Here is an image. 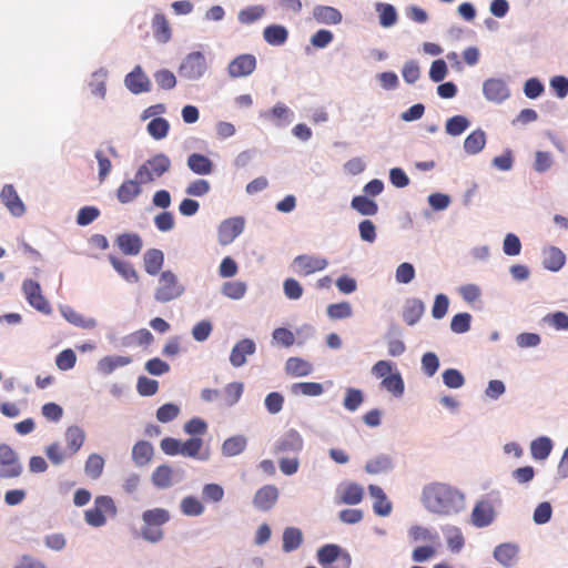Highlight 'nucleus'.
Listing matches in <instances>:
<instances>
[{"mask_svg":"<svg viewBox=\"0 0 568 568\" xmlns=\"http://www.w3.org/2000/svg\"><path fill=\"white\" fill-rule=\"evenodd\" d=\"M422 500L427 510L438 515L456 514L464 507V495L445 483H432L424 487Z\"/></svg>","mask_w":568,"mask_h":568,"instance_id":"obj_1","label":"nucleus"},{"mask_svg":"<svg viewBox=\"0 0 568 568\" xmlns=\"http://www.w3.org/2000/svg\"><path fill=\"white\" fill-rule=\"evenodd\" d=\"M118 507L114 499L106 495L97 496L93 507L84 511V520L91 527H102L108 518H115Z\"/></svg>","mask_w":568,"mask_h":568,"instance_id":"obj_2","label":"nucleus"},{"mask_svg":"<svg viewBox=\"0 0 568 568\" xmlns=\"http://www.w3.org/2000/svg\"><path fill=\"white\" fill-rule=\"evenodd\" d=\"M169 510L164 508L148 509L142 514L144 526L142 527V537L150 542H158L163 538L161 526L170 520Z\"/></svg>","mask_w":568,"mask_h":568,"instance_id":"obj_3","label":"nucleus"},{"mask_svg":"<svg viewBox=\"0 0 568 568\" xmlns=\"http://www.w3.org/2000/svg\"><path fill=\"white\" fill-rule=\"evenodd\" d=\"M184 291L185 287L178 276L172 271H164L159 277L154 298L160 303H168L181 297Z\"/></svg>","mask_w":568,"mask_h":568,"instance_id":"obj_4","label":"nucleus"},{"mask_svg":"<svg viewBox=\"0 0 568 568\" xmlns=\"http://www.w3.org/2000/svg\"><path fill=\"white\" fill-rule=\"evenodd\" d=\"M171 168V161L168 155L160 153L150 158L136 171L135 178L143 184L151 183L162 176Z\"/></svg>","mask_w":568,"mask_h":568,"instance_id":"obj_5","label":"nucleus"},{"mask_svg":"<svg viewBox=\"0 0 568 568\" xmlns=\"http://www.w3.org/2000/svg\"><path fill=\"white\" fill-rule=\"evenodd\" d=\"M304 446V440L296 429L284 432L275 442L273 453L277 456H297Z\"/></svg>","mask_w":568,"mask_h":568,"instance_id":"obj_6","label":"nucleus"},{"mask_svg":"<svg viewBox=\"0 0 568 568\" xmlns=\"http://www.w3.org/2000/svg\"><path fill=\"white\" fill-rule=\"evenodd\" d=\"M207 71L205 57L200 51L189 53L179 67L180 77L187 80H197Z\"/></svg>","mask_w":568,"mask_h":568,"instance_id":"obj_7","label":"nucleus"},{"mask_svg":"<svg viewBox=\"0 0 568 568\" xmlns=\"http://www.w3.org/2000/svg\"><path fill=\"white\" fill-rule=\"evenodd\" d=\"M328 265L326 258L314 255H298L293 260L294 272L301 276H308L315 272L323 271Z\"/></svg>","mask_w":568,"mask_h":568,"instance_id":"obj_8","label":"nucleus"},{"mask_svg":"<svg viewBox=\"0 0 568 568\" xmlns=\"http://www.w3.org/2000/svg\"><path fill=\"white\" fill-rule=\"evenodd\" d=\"M22 291L28 303L36 310L49 314L51 312L50 303L44 298L40 284L33 280H26L22 283Z\"/></svg>","mask_w":568,"mask_h":568,"instance_id":"obj_9","label":"nucleus"},{"mask_svg":"<svg viewBox=\"0 0 568 568\" xmlns=\"http://www.w3.org/2000/svg\"><path fill=\"white\" fill-rule=\"evenodd\" d=\"M256 69V58L253 54L245 53L234 58L227 67V73L231 78L247 77Z\"/></svg>","mask_w":568,"mask_h":568,"instance_id":"obj_10","label":"nucleus"},{"mask_svg":"<svg viewBox=\"0 0 568 568\" xmlns=\"http://www.w3.org/2000/svg\"><path fill=\"white\" fill-rule=\"evenodd\" d=\"M496 513L490 500L478 501L471 511V523L478 528L487 527L495 520Z\"/></svg>","mask_w":568,"mask_h":568,"instance_id":"obj_11","label":"nucleus"},{"mask_svg":"<svg viewBox=\"0 0 568 568\" xmlns=\"http://www.w3.org/2000/svg\"><path fill=\"white\" fill-rule=\"evenodd\" d=\"M244 229L243 217H232L223 221L219 227V242L222 245L232 243Z\"/></svg>","mask_w":568,"mask_h":568,"instance_id":"obj_12","label":"nucleus"},{"mask_svg":"<svg viewBox=\"0 0 568 568\" xmlns=\"http://www.w3.org/2000/svg\"><path fill=\"white\" fill-rule=\"evenodd\" d=\"M278 499V489L274 485H265L256 490L253 505L261 511L271 510Z\"/></svg>","mask_w":568,"mask_h":568,"instance_id":"obj_13","label":"nucleus"},{"mask_svg":"<svg viewBox=\"0 0 568 568\" xmlns=\"http://www.w3.org/2000/svg\"><path fill=\"white\" fill-rule=\"evenodd\" d=\"M483 92L487 100L501 103L509 97V89L501 79L491 78L484 82Z\"/></svg>","mask_w":568,"mask_h":568,"instance_id":"obj_14","label":"nucleus"},{"mask_svg":"<svg viewBox=\"0 0 568 568\" xmlns=\"http://www.w3.org/2000/svg\"><path fill=\"white\" fill-rule=\"evenodd\" d=\"M125 87L134 94L149 92L151 82L140 65H136L124 79Z\"/></svg>","mask_w":568,"mask_h":568,"instance_id":"obj_15","label":"nucleus"},{"mask_svg":"<svg viewBox=\"0 0 568 568\" xmlns=\"http://www.w3.org/2000/svg\"><path fill=\"white\" fill-rule=\"evenodd\" d=\"M0 197L4 206L14 216H22L26 207L12 184H6L0 193Z\"/></svg>","mask_w":568,"mask_h":568,"instance_id":"obj_16","label":"nucleus"},{"mask_svg":"<svg viewBox=\"0 0 568 568\" xmlns=\"http://www.w3.org/2000/svg\"><path fill=\"white\" fill-rule=\"evenodd\" d=\"M115 244L124 255L135 256L140 254L143 241L136 233H122L115 239Z\"/></svg>","mask_w":568,"mask_h":568,"instance_id":"obj_17","label":"nucleus"},{"mask_svg":"<svg viewBox=\"0 0 568 568\" xmlns=\"http://www.w3.org/2000/svg\"><path fill=\"white\" fill-rule=\"evenodd\" d=\"M255 343L250 338H244L237 342L231 351L230 362L234 367H240L245 364L246 355H252L255 352Z\"/></svg>","mask_w":568,"mask_h":568,"instance_id":"obj_18","label":"nucleus"},{"mask_svg":"<svg viewBox=\"0 0 568 568\" xmlns=\"http://www.w3.org/2000/svg\"><path fill=\"white\" fill-rule=\"evenodd\" d=\"M265 120L273 121L276 125L282 126L292 121L293 112L282 102L276 103L272 110L261 113Z\"/></svg>","mask_w":568,"mask_h":568,"instance_id":"obj_19","label":"nucleus"},{"mask_svg":"<svg viewBox=\"0 0 568 568\" xmlns=\"http://www.w3.org/2000/svg\"><path fill=\"white\" fill-rule=\"evenodd\" d=\"M142 182L135 178L134 180L124 181L116 190V197L120 203L126 204L132 202L142 192Z\"/></svg>","mask_w":568,"mask_h":568,"instance_id":"obj_20","label":"nucleus"},{"mask_svg":"<svg viewBox=\"0 0 568 568\" xmlns=\"http://www.w3.org/2000/svg\"><path fill=\"white\" fill-rule=\"evenodd\" d=\"M369 495L374 498V511L379 516H388L392 511V504L383 489L376 485L368 486Z\"/></svg>","mask_w":568,"mask_h":568,"instance_id":"obj_21","label":"nucleus"},{"mask_svg":"<svg viewBox=\"0 0 568 568\" xmlns=\"http://www.w3.org/2000/svg\"><path fill=\"white\" fill-rule=\"evenodd\" d=\"M565 262L566 255L560 248L550 246L544 251L542 265L546 270L557 272L565 265Z\"/></svg>","mask_w":568,"mask_h":568,"instance_id":"obj_22","label":"nucleus"},{"mask_svg":"<svg viewBox=\"0 0 568 568\" xmlns=\"http://www.w3.org/2000/svg\"><path fill=\"white\" fill-rule=\"evenodd\" d=\"M153 36L156 41L166 43L172 37L170 23L163 13H156L152 20Z\"/></svg>","mask_w":568,"mask_h":568,"instance_id":"obj_23","label":"nucleus"},{"mask_svg":"<svg viewBox=\"0 0 568 568\" xmlns=\"http://www.w3.org/2000/svg\"><path fill=\"white\" fill-rule=\"evenodd\" d=\"M187 166L193 173L199 175H207L213 171L212 161L201 153H192L189 155Z\"/></svg>","mask_w":568,"mask_h":568,"instance_id":"obj_24","label":"nucleus"},{"mask_svg":"<svg viewBox=\"0 0 568 568\" xmlns=\"http://www.w3.org/2000/svg\"><path fill=\"white\" fill-rule=\"evenodd\" d=\"M314 19L324 24H337L342 21L341 12L329 6H317L313 10Z\"/></svg>","mask_w":568,"mask_h":568,"instance_id":"obj_25","label":"nucleus"},{"mask_svg":"<svg viewBox=\"0 0 568 568\" xmlns=\"http://www.w3.org/2000/svg\"><path fill=\"white\" fill-rule=\"evenodd\" d=\"M143 262L145 272L150 275H156L164 263L163 252L158 248H150L145 252Z\"/></svg>","mask_w":568,"mask_h":568,"instance_id":"obj_26","label":"nucleus"},{"mask_svg":"<svg viewBox=\"0 0 568 568\" xmlns=\"http://www.w3.org/2000/svg\"><path fill=\"white\" fill-rule=\"evenodd\" d=\"M109 262L125 281L130 283H136L139 281V275L130 262L114 255H109Z\"/></svg>","mask_w":568,"mask_h":568,"instance_id":"obj_27","label":"nucleus"},{"mask_svg":"<svg viewBox=\"0 0 568 568\" xmlns=\"http://www.w3.org/2000/svg\"><path fill=\"white\" fill-rule=\"evenodd\" d=\"M486 145V133L481 129L474 130L464 141V150L468 154L479 153Z\"/></svg>","mask_w":568,"mask_h":568,"instance_id":"obj_28","label":"nucleus"},{"mask_svg":"<svg viewBox=\"0 0 568 568\" xmlns=\"http://www.w3.org/2000/svg\"><path fill=\"white\" fill-rule=\"evenodd\" d=\"M518 554L517 546L513 544H501L494 550V557L505 567H510L516 561Z\"/></svg>","mask_w":568,"mask_h":568,"instance_id":"obj_29","label":"nucleus"},{"mask_svg":"<svg viewBox=\"0 0 568 568\" xmlns=\"http://www.w3.org/2000/svg\"><path fill=\"white\" fill-rule=\"evenodd\" d=\"M303 542V534L296 527H287L283 531L282 549L284 552H292L300 548Z\"/></svg>","mask_w":568,"mask_h":568,"instance_id":"obj_30","label":"nucleus"},{"mask_svg":"<svg viewBox=\"0 0 568 568\" xmlns=\"http://www.w3.org/2000/svg\"><path fill=\"white\" fill-rule=\"evenodd\" d=\"M153 447L150 443L140 440L132 448V459L138 466H145L153 456Z\"/></svg>","mask_w":568,"mask_h":568,"instance_id":"obj_31","label":"nucleus"},{"mask_svg":"<svg viewBox=\"0 0 568 568\" xmlns=\"http://www.w3.org/2000/svg\"><path fill=\"white\" fill-rule=\"evenodd\" d=\"M264 40L271 45H282L288 38V32L285 27L280 24H272L263 31Z\"/></svg>","mask_w":568,"mask_h":568,"instance_id":"obj_32","label":"nucleus"},{"mask_svg":"<svg viewBox=\"0 0 568 568\" xmlns=\"http://www.w3.org/2000/svg\"><path fill=\"white\" fill-rule=\"evenodd\" d=\"M84 432L79 426H70L65 432V443L70 455H74L83 445Z\"/></svg>","mask_w":568,"mask_h":568,"instance_id":"obj_33","label":"nucleus"},{"mask_svg":"<svg viewBox=\"0 0 568 568\" xmlns=\"http://www.w3.org/2000/svg\"><path fill=\"white\" fill-rule=\"evenodd\" d=\"M285 369L292 376L302 377L310 375L313 368L307 361L300 357H291L286 362Z\"/></svg>","mask_w":568,"mask_h":568,"instance_id":"obj_34","label":"nucleus"},{"mask_svg":"<svg viewBox=\"0 0 568 568\" xmlns=\"http://www.w3.org/2000/svg\"><path fill=\"white\" fill-rule=\"evenodd\" d=\"M246 445L247 440L244 436H232L224 440L222 445V454L227 457L236 456L246 448Z\"/></svg>","mask_w":568,"mask_h":568,"instance_id":"obj_35","label":"nucleus"},{"mask_svg":"<svg viewBox=\"0 0 568 568\" xmlns=\"http://www.w3.org/2000/svg\"><path fill=\"white\" fill-rule=\"evenodd\" d=\"M129 363H131V359L126 356H105L99 361L98 369L100 373L108 375L118 367L125 366Z\"/></svg>","mask_w":568,"mask_h":568,"instance_id":"obj_36","label":"nucleus"},{"mask_svg":"<svg viewBox=\"0 0 568 568\" xmlns=\"http://www.w3.org/2000/svg\"><path fill=\"white\" fill-rule=\"evenodd\" d=\"M173 470L169 465H161L152 473V483L160 489L172 485Z\"/></svg>","mask_w":568,"mask_h":568,"instance_id":"obj_37","label":"nucleus"},{"mask_svg":"<svg viewBox=\"0 0 568 568\" xmlns=\"http://www.w3.org/2000/svg\"><path fill=\"white\" fill-rule=\"evenodd\" d=\"M423 314L424 303L420 300L414 298L405 307L403 318L406 324L414 325L420 320Z\"/></svg>","mask_w":568,"mask_h":568,"instance_id":"obj_38","label":"nucleus"},{"mask_svg":"<svg viewBox=\"0 0 568 568\" xmlns=\"http://www.w3.org/2000/svg\"><path fill=\"white\" fill-rule=\"evenodd\" d=\"M351 205L362 215H375L378 212L377 203L365 195L354 196Z\"/></svg>","mask_w":568,"mask_h":568,"instance_id":"obj_39","label":"nucleus"},{"mask_svg":"<svg viewBox=\"0 0 568 568\" xmlns=\"http://www.w3.org/2000/svg\"><path fill=\"white\" fill-rule=\"evenodd\" d=\"M552 448L551 440L548 437H539L531 442L530 452L535 459H546Z\"/></svg>","mask_w":568,"mask_h":568,"instance_id":"obj_40","label":"nucleus"},{"mask_svg":"<svg viewBox=\"0 0 568 568\" xmlns=\"http://www.w3.org/2000/svg\"><path fill=\"white\" fill-rule=\"evenodd\" d=\"M363 488L357 484H348L341 493V503L346 505L359 504L363 499Z\"/></svg>","mask_w":568,"mask_h":568,"instance_id":"obj_41","label":"nucleus"},{"mask_svg":"<svg viewBox=\"0 0 568 568\" xmlns=\"http://www.w3.org/2000/svg\"><path fill=\"white\" fill-rule=\"evenodd\" d=\"M103 468H104V459L99 454H91L88 457L85 465H84V471H85L87 476L92 479H98L102 475Z\"/></svg>","mask_w":568,"mask_h":568,"instance_id":"obj_42","label":"nucleus"},{"mask_svg":"<svg viewBox=\"0 0 568 568\" xmlns=\"http://www.w3.org/2000/svg\"><path fill=\"white\" fill-rule=\"evenodd\" d=\"M180 508L185 516H200L204 513V505L195 496H186L181 500Z\"/></svg>","mask_w":568,"mask_h":568,"instance_id":"obj_43","label":"nucleus"},{"mask_svg":"<svg viewBox=\"0 0 568 568\" xmlns=\"http://www.w3.org/2000/svg\"><path fill=\"white\" fill-rule=\"evenodd\" d=\"M376 10L379 13V23L384 28L394 26L397 21V12L389 3H377Z\"/></svg>","mask_w":568,"mask_h":568,"instance_id":"obj_44","label":"nucleus"},{"mask_svg":"<svg viewBox=\"0 0 568 568\" xmlns=\"http://www.w3.org/2000/svg\"><path fill=\"white\" fill-rule=\"evenodd\" d=\"M341 548L337 545H325L317 550V560L320 565L326 567L333 564L339 556Z\"/></svg>","mask_w":568,"mask_h":568,"instance_id":"obj_45","label":"nucleus"},{"mask_svg":"<svg viewBox=\"0 0 568 568\" xmlns=\"http://www.w3.org/2000/svg\"><path fill=\"white\" fill-rule=\"evenodd\" d=\"M392 468V459L387 455L377 456L368 460L365 465V470L368 474H382Z\"/></svg>","mask_w":568,"mask_h":568,"instance_id":"obj_46","label":"nucleus"},{"mask_svg":"<svg viewBox=\"0 0 568 568\" xmlns=\"http://www.w3.org/2000/svg\"><path fill=\"white\" fill-rule=\"evenodd\" d=\"M469 121L464 115H455L446 121L445 130L447 134L457 136L460 135L469 126Z\"/></svg>","mask_w":568,"mask_h":568,"instance_id":"obj_47","label":"nucleus"},{"mask_svg":"<svg viewBox=\"0 0 568 568\" xmlns=\"http://www.w3.org/2000/svg\"><path fill=\"white\" fill-rule=\"evenodd\" d=\"M292 392L295 395H305V396H318L324 392L323 385L315 382H302L295 383L292 386Z\"/></svg>","mask_w":568,"mask_h":568,"instance_id":"obj_48","label":"nucleus"},{"mask_svg":"<svg viewBox=\"0 0 568 568\" xmlns=\"http://www.w3.org/2000/svg\"><path fill=\"white\" fill-rule=\"evenodd\" d=\"M170 124L164 118H154L148 124L149 134L155 140H161L168 135Z\"/></svg>","mask_w":568,"mask_h":568,"instance_id":"obj_49","label":"nucleus"},{"mask_svg":"<svg viewBox=\"0 0 568 568\" xmlns=\"http://www.w3.org/2000/svg\"><path fill=\"white\" fill-rule=\"evenodd\" d=\"M382 387L399 397L404 393V382L399 373L390 374L382 381Z\"/></svg>","mask_w":568,"mask_h":568,"instance_id":"obj_50","label":"nucleus"},{"mask_svg":"<svg viewBox=\"0 0 568 568\" xmlns=\"http://www.w3.org/2000/svg\"><path fill=\"white\" fill-rule=\"evenodd\" d=\"M222 293L232 300H240L246 293V284L241 281L225 282L222 286Z\"/></svg>","mask_w":568,"mask_h":568,"instance_id":"obj_51","label":"nucleus"},{"mask_svg":"<svg viewBox=\"0 0 568 568\" xmlns=\"http://www.w3.org/2000/svg\"><path fill=\"white\" fill-rule=\"evenodd\" d=\"M106 71L99 70L92 74V80L89 83L92 94L103 99L106 93L105 88Z\"/></svg>","mask_w":568,"mask_h":568,"instance_id":"obj_52","label":"nucleus"},{"mask_svg":"<svg viewBox=\"0 0 568 568\" xmlns=\"http://www.w3.org/2000/svg\"><path fill=\"white\" fill-rule=\"evenodd\" d=\"M353 314L352 305L348 302L331 304L327 307V315L332 320L348 318Z\"/></svg>","mask_w":568,"mask_h":568,"instance_id":"obj_53","label":"nucleus"},{"mask_svg":"<svg viewBox=\"0 0 568 568\" xmlns=\"http://www.w3.org/2000/svg\"><path fill=\"white\" fill-rule=\"evenodd\" d=\"M265 10L262 6H252L239 12V21L243 24H251L262 18Z\"/></svg>","mask_w":568,"mask_h":568,"instance_id":"obj_54","label":"nucleus"},{"mask_svg":"<svg viewBox=\"0 0 568 568\" xmlns=\"http://www.w3.org/2000/svg\"><path fill=\"white\" fill-rule=\"evenodd\" d=\"M243 384L240 382L230 383L224 388V400L227 406L236 404L243 394Z\"/></svg>","mask_w":568,"mask_h":568,"instance_id":"obj_55","label":"nucleus"},{"mask_svg":"<svg viewBox=\"0 0 568 568\" xmlns=\"http://www.w3.org/2000/svg\"><path fill=\"white\" fill-rule=\"evenodd\" d=\"M94 156L98 161V166H99V173H98L99 181L102 183L105 181V179L110 174V172L112 170V163L103 150H97L94 152Z\"/></svg>","mask_w":568,"mask_h":568,"instance_id":"obj_56","label":"nucleus"},{"mask_svg":"<svg viewBox=\"0 0 568 568\" xmlns=\"http://www.w3.org/2000/svg\"><path fill=\"white\" fill-rule=\"evenodd\" d=\"M471 315L469 313H458L453 316L450 329L456 334H463L470 328Z\"/></svg>","mask_w":568,"mask_h":568,"instance_id":"obj_57","label":"nucleus"},{"mask_svg":"<svg viewBox=\"0 0 568 568\" xmlns=\"http://www.w3.org/2000/svg\"><path fill=\"white\" fill-rule=\"evenodd\" d=\"M409 537L414 542L417 541H430L435 542L438 540V535L436 532H432L429 529L422 526H413L409 529Z\"/></svg>","mask_w":568,"mask_h":568,"instance_id":"obj_58","label":"nucleus"},{"mask_svg":"<svg viewBox=\"0 0 568 568\" xmlns=\"http://www.w3.org/2000/svg\"><path fill=\"white\" fill-rule=\"evenodd\" d=\"M202 497L205 501L220 503L224 498V489L219 484H206L203 486Z\"/></svg>","mask_w":568,"mask_h":568,"instance_id":"obj_59","label":"nucleus"},{"mask_svg":"<svg viewBox=\"0 0 568 568\" xmlns=\"http://www.w3.org/2000/svg\"><path fill=\"white\" fill-rule=\"evenodd\" d=\"M156 84L163 90H171L176 85L174 73L168 69L159 70L154 73Z\"/></svg>","mask_w":568,"mask_h":568,"instance_id":"obj_60","label":"nucleus"},{"mask_svg":"<svg viewBox=\"0 0 568 568\" xmlns=\"http://www.w3.org/2000/svg\"><path fill=\"white\" fill-rule=\"evenodd\" d=\"M77 362V355L71 349H63L55 357V365L61 371H69L74 367Z\"/></svg>","mask_w":568,"mask_h":568,"instance_id":"obj_61","label":"nucleus"},{"mask_svg":"<svg viewBox=\"0 0 568 568\" xmlns=\"http://www.w3.org/2000/svg\"><path fill=\"white\" fill-rule=\"evenodd\" d=\"M63 315L68 320V322L83 328H93L95 327L97 324L93 318H84L81 314H79L72 308H67L65 311H63Z\"/></svg>","mask_w":568,"mask_h":568,"instance_id":"obj_62","label":"nucleus"},{"mask_svg":"<svg viewBox=\"0 0 568 568\" xmlns=\"http://www.w3.org/2000/svg\"><path fill=\"white\" fill-rule=\"evenodd\" d=\"M447 545L453 552H458L464 546V536L459 528L450 527L446 531Z\"/></svg>","mask_w":568,"mask_h":568,"instance_id":"obj_63","label":"nucleus"},{"mask_svg":"<svg viewBox=\"0 0 568 568\" xmlns=\"http://www.w3.org/2000/svg\"><path fill=\"white\" fill-rule=\"evenodd\" d=\"M443 382L449 388H459L465 384V378L458 369L448 368L443 373Z\"/></svg>","mask_w":568,"mask_h":568,"instance_id":"obj_64","label":"nucleus"}]
</instances>
